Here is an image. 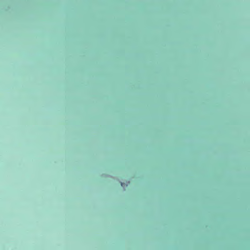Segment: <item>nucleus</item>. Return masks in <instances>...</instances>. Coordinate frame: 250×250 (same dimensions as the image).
Returning a JSON list of instances; mask_svg holds the SVG:
<instances>
[{
    "label": "nucleus",
    "instance_id": "1",
    "mask_svg": "<svg viewBox=\"0 0 250 250\" xmlns=\"http://www.w3.org/2000/svg\"><path fill=\"white\" fill-rule=\"evenodd\" d=\"M121 186H123V184L122 183H121Z\"/></svg>",
    "mask_w": 250,
    "mask_h": 250
}]
</instances>
